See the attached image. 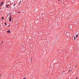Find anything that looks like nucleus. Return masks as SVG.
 Here are the masks:
<instances>
[{"mask_svg":"<svg viewBox=\"0 0 79 79\" xmlns=\"http://www.w3.org/2000/svg\"><path fill=\"white\" fill-rule=\"evenodd\" d=\"M3 19H4V17H2V20H3Z\"/></svg>","mask_w":79,"mask_h":79,"instance_id":"obj_6","label":"nucleus"},{"mask_svg":"<svg viewBox=\"0 0 79 79\" xmlns=\"http://www.w3.org/2000/svg\"><path fill=\"white\" fill-rule=\"evenodd\" d=\"M0 76H1V75L0 74Z\"/></svg>","mask_w":79,"mask_h":79,"instance_id":"obj_13","label":"nucleus"},{"mask_svg":"<svg viewBox=\"0 0 79 79\" xmlns=\"http://www.w3.org/2000/svg\"><path fill=\"white\" fill-rule=\"evenodd\" d=\"M69 72H70V71H69Z\"/></svg>","mask_w":79,"mask_h":79,"instance_id":"obj_16","label":"nucleus"},{"mask_svg":"<svg viewBox=\"0 0 79 79\" xmlns=\"http://www.w3.org/2000/svg\"><path fill=\"white\" fill-rule=\"evenodd\" d=\"M76 79H77V77H76Z\"/></svg>","mask_w":79,"mask_h":79,"instance_id":"obj_12","label":"nucleus"},{"mask_svg":"<svg viewBox=\"0 0 79 79\" xmlns=\"http://www.w3.org/2000/svg\"><path fill=\"white\" fill-rule=\"evenodd\" d=\"M18 13H20V12H18Z\"/></svg>","mask_w":79,"mask_h":79,"instance_id":"obj_10","label":"nucleus"},{"mask_svg":"<svg viewBox=\"0 0 79 79\" xmlns=\"http://www.w3.org/2000/svg\"><path fill=\"white\" fill-rule=\"evenodd\" d=\"M4 24H5V25H7V24H6V23H5Z\"/></svg>","mask_w":79,"mask_h":79,"instance_id":"obj_7","label":"nucleus"},{"mask_svg":"<svg viewBox=\"0 0 79 79\" xmlns=\"http://www.w3.org/2000/svg\"><path fill=\"white\" fill-rule=\"evenodd\" d=\"M3 3H4L3 2H2V3L0 5V6H1V5H2L3 4Z\"/></svg>","mask_w":79,"mask_h":79,"instance_id":"obj_2","label":"nucleus"},{"mask_svg":"<svg viewBox=\"0 0 79 79\" xmlns=\"http://www.w3.org/2000/svg\"><path fill=\"white\" fill-rule=\"evenodd\" d=\"M23 79H26L25 78H24Z\"/></svg>","mask_w":79,"mask_h":79,"instance_id":"obj_11","label":"nucleus"},{"mask_svg":"<svg viewBox=\"0 0 79 79\" xmlns=\"http://www.w3.org/2000/svg\"><path fill=\"white\" fill-rule=\"evenodd\" d=\"M58 0V1H60V0Z\"/></svg>","mask_w":79,"mask_h":79,"instance_id":"obj_14","label":"nucleus"},{"mask_svg":"<svg viewBox=\"0 0 79 79\" xmlns=\"http://www.w3.org/2000/svg\"><path fill=\"white\" fill-rule=\"evenodd\" d=\"M31 61H32V57L31 58Z\"/></svg>","mask_w":79,"mask_h":79,"instance_id":"obj_8","label":"nucleus"},{"mask_svg":"<svg viewBox=\"0 0 79 79\" xmlns=\"http://www.w3.org/2000/svg\"><path fill=\"white\" fill-rule=\"evenodd\" d=\"M8 33H10V31L9 30L7 31Z\"/></svg>","mask_w":79,"mask_h":79,"instance_id":"obj_3","label":"nucleus"},{"mask_svg":"<svg viewBox=\"0 0 79 79\" xmlns=\"http://www.w3.org/2000/svg\"><path fill=\"white\" fill-rule=\"evenodd\" d=\"M75 39H76V37H74V40H75Z\"/></svg>","mask_w":79,"mask_h":79,"instance_id":"obj_9","label":"nucleus"},{"mask_svg":"<svg viewBox=\"0 0 79 79\" xmlns=\"http://www.w3.org/2000/svg\"><path fill=\"white\" fill-rule=\"evenodd\" d=\"M2 43H3V42H2Z\"/></svg>","mask_w":79,"mask_h":79,"instance_id":"obj_15","label":"nucleus"},{"mask_svg":"<svg viewBox=\"0 0 79 79\" xmlns=\"http://www.w3.org/2000/svg\"><path fill=\"white\" fill-rule=\"evenodd\" d=\"M8 6H9V5L8 4V5L6 6V7H8Z\"/></svg>","mask_w":79,"mask_h":79,"instance_id":"obj_4","label":"nucleus"},{"mask_svg":"<svg viewBox=\"0 0 79 79\" xmlns=\"http://www.w3.org/2000/svg\"><path fill=\"white\" fill-rule=\"evenodd\" d=\"M70 71H71V70H70Z\"/></svg>","mask_w":79,"mask_h":79,"instance_id":"obj_17","label":"nucleus"},{"mask_svg":"<svg viewBox=\"0 0 79 79\" xmlns=\"http://www.w3.org/2000/svg\"><path fill=\"white\" fill-rule=\"evenodd\" d=\"M9 21H11V16L10 18Z\"/></svg>","mask_w":79,"mask_h":79,"instance_id":"obj_1","label":"nucleus"},{"mask_svg":"<svg viewBox=\"0 0 79 79\" xmlns=\"http://www.w3.org/2000/svg\"><path fill=\"white\" fill-rule=\"evenodd\" d=\"M78 37V35L77 34L76 35V37Z\"/></svg>","mask_w":79,"mask_h":79,"instance_id":"obj_5","label":"nucleus"}]
</instances>
